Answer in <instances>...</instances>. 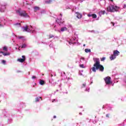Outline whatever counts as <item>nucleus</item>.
<instances>
[{"label": "nucleus", "mask_w": 126, "mask_h": 126, "mask_svg": "<svg viewBox=\"0 0 126 126\" xmlns=\"http://www.w3.org/2000/svg\"><path fill=\"white\" fill-rule=\"evenodd\" d=\"M94 61L95 62L94 64V66L92 67V69L94 72H96V70L99 69V71L103 72L104 71V66L100 64V60L99 58L94 59Z\"/></svg>", "instance_id": "nucleus-1"}, {"label": "nucleus", "mask_w": 126, "mask_h": 126, "mask_svg": "<svg viewBox=\"0 0 126 126\" xmlns=\"http://www.w3.org/2000/svg\"><path fill=\"white\" fill-rule=\"evenodd\" d=\"M107 11L109 12H115V11H117V9L119 8V7L110 4L107 7Z\"/></svg>", "instance_id": "nucleus-2"}, {"label": "nucleus", "mask_w": 126, "mask_h": 126, "mask_svg": "<svg viewBox=\"0 0 126 126\" xmlns=\"http://www.w3.org/2000/svg\"><path fill=\"white\" fill-rule=\"evenodd\" d=\"M17 13H18L19 15L20 16L24 17H28V15L26 13L25 11H20V10H18L17 11Z\"/></svg>", "instance_id": "nucleus-3"}, {"label": "nucleus", "mask_w": 126, "mask_h": 126, "mask_svg": "<svg viewBox=\"0 0 126 126\" xmlns=\"http://www.w3.org/2000/svg\"><path fill=\"white\" fill-rule=\"evenodd\" d=\"M104 80L107 85L112 84V81L111 80V77L107 76L104 78Z\"/></svg>", "instance_id": "nucleus-4"}, {"label": "nucleus", "mask_w": 126, "mask_h": 126, "mask_svg": "<svg viewBox=\"0 0 126 126\" xmlns=\"http://www.w3.org/2000/svg\"><path fill=\"white\" fill-rule=\"evenodd\" d=\"M22 59H17V61L19 62V63H24L25 62L26 58L25 56H22Z\"/></svg>", "instance_id": "nucleus-5"}, {"label": "nucleus", "mask_w": 126, "mask_h": 126, "mask_svg": "<svg viewBox=\"0 0 126 126\" xmlns=\"http://www.w3.org/2000/svg\"><path fill=\"white\" fill-rule=\"evenodd\" d=\"M75 16L78 19H81L82 18V14H80L79 12H76L75 13Z\"/></svg>", "instance_id": "nucleus-6"}, {"label": "nucleus", "mask_w": 126, "mask_h": 126, "mask_svg": "<svg viewBox=\"0 0 126 126\" xmlns=\"http://www.w3.org/2000/svg\"><path fill=\"white\" fill-rule=\"evenodd\" d=\"M23 6H26V7H27V8H28V9H30V7H31V4H30L28 3H26L25 4L24 2H23Z\"/></svg>", "instance_id": "nucleus-7"}, {"label": "nucleus", "mask_w": 126, "mask_h": 126, "mask_svg": "<svg viewBox=\"0 0 126 126\" xmlns=\"http://www.w3.org/2000/svg\"><path fill=\"white\" fill-rule=\"evenodd\" d=\"M56 22H57L58 24L61 25V24H63V23L64 22V21H63L62 19H60L59 20V19L56 20Z\"/></svg>", "instance_id": "nucleus-8"}, {"label": "nucleus", "mask_w": 126, "mask_h": 126, "mask_svg": "<svg viewBox=\"0 0 126 126\" xmlns=\"http://www.w3.org/2000/svg\"><path fill=\"white\" fill-rule=\"evenodd\" d=\"M23 32H30V30L29 29V28L28 27V26H26V27H25L24 28Z\"/></svg>", "instance_id": "nucleus-9"}, {"label": "nucleus", "mask_w": 126, "mask_h": 126, "mask_svg": "<svg viewBox=\"0 0 126 126\" xmlns=\"http://www.w3.org/2000/svg\"><path fill=\"white\" fill-rule=\"evenodd\" d=\"M119 54H120V52L118 50H115L113 52V55H115V56H119Z\"/></svg>", "instance_id": "nucleus-10"}, {"label": "nucleus", "mask_w": 126, "mask_h": 126, "mask_svg": "<svg viewBox=\"0 0 126 126\" xmlns=\"http://www.w3.org/2000/svg\"><path fill=\"white\" fill-rule=\"evenodd\" d=\"M33 9H34V11L36 12V11H38V10H40V7L38 6H35L33 8Z\"/></svg>", "instance_id": "nucleus-11"}, {"label": "nucleus", "mask_w": 126, "mask_h": 126, "mask_svg": "<svg viewBox=\"0 0 126 126\" xmlns=\"http://www.w3.org/2000/svg\"><path fill=\"white\" fill-rule=\"evenodd\" d=\"M61 31L62 32H64V31H67V28L65 27L62 28L61 29Z\"/></svg>", "instance_id": "nucleus-12"}, {"label": "nucleus", "mask_w": 126, "mask_h": 126, "mask_svg": "<svg viewBox=\"0 0 126 126\" xmlns=\"http://www.w3.org/2000/svg\"><path fill=\"white\" fill-rule=\"evenodd\" d=\"M116 59V56L113 54V55H111V57H110V60L111 61H113V60H115Z\"/></svg>", "instance_id": "nucleus-13"}, {"label": "nucleus", "mask_w": 126, "mask_h": 126, "mask_svg": "<svg viewBox=\"0 0 126 126\" xmlns=\"http://www.w3.org/2000/svg\"><path fill=\"white\" fill-rule=\"evenodd\" d=\"M40 99H41V100H42V97H38L35 98V102H39Z\"/></svg>", "instance_id": "nucleus-14"}, {"label": "nucleus", "mask_w": 126, "mask_h": 126, "mask_svg": "<svg viewBox=\"0 0 126 126\" xmlns=\"http://www.w3.org/2000/svg\"><path fill=\"white\" fill-rule=\"evenodd\" d=\"M39 84L40 85H44V84H45V81L43 80H40Z\"/></svg>", "instance_id": "nucleus-15"}, {"label": "nucleus", "mask_w": 126, "mask_h": 126, "mask_svg": "<svg viewBox=\"0 0 126 126\" xmlns=\"http://www.w3.org/2000/svg\"><path fill=\"white\" fill-rule=\"evenodd\" d=\"M85 52L86 53H91V49H85Z\"/></svg>", "instance_id": "nucleus-16"}, {"label": "nucleus", "mask_w": 126, "mask_h": 126, "mask_svg": "<svg viewBox=\"0 0 126 126\" xmlns=\"http://www.w3.org/2000/svg\"><path fill=\"white\" fill-rule=\"evenodd\" d=\"M3 51H5V52H7L8 50H7V47L6 46H4L3 47Z\"/></svg>", "instance_id": "nucleus-17"}, {"label": "nucleus", "mask_w": 126, "mask_h": 126, "mask_svg": "<svg viewBox=\"0 0 126 126\" xmlns=\"http://www.w3.org/2000/svg\"><path fill=\"white\" fill-rule=\"evenodd\" d=\"M92 17L93 18H97V15L95 14H92Z\"/></svg>", "instance_id": "nucleus-18"}, {"label": "nucleus", "mask_w": 126, "mask_h": 126, "mask_svg": "<svg viewBox=\"0 0 126 126\" xmlns=\"http://www.w3.org/2000/svg\"><path fill=\"white\" fill-rule=\"evenodd\" d=\"M53 0H49L48 1H46V3H52Z\"/></svg>", "instance_id": "nucleus-19"}, {"label": "nucleus", "mask_w": 126, "mask_h": 126, "mask_svg": "<svg viewBox=\"0 0 126 126\" xmlns=\"http://www.w3.org/2000/svg\"><path fill=\"white\" fill-rule=\"evenodd\" d=\"M14 25L15 26H17V25H18V27H20L21 26V24H20V23H16V24H15Z\"/></svg>", "instance_id": "nucleus-20"}, {"label": "nucleus", "mask_w": 126, "mask_h": 126, "mask_svg": "<svg viewBox=\"0 0 126 126\" xmlns=\"http://www.w3.org/2000/svg\"><path fill=\"white\" fill-rule=\"evenodd\" d=\"M105 13H106V11H105V10L100 11V14H105Z\"/></svg>", "instance_id": "nucleus-21"}, {"label": "nucleus", "mask_w": 126, "mask_h": 126, "mask_svg": "<svg viewBox=\"0 0 126 126\" xmlns=\"http://www.w3.org/2000/svg\"><path fill=\"white\" fill-rule=\"evenodd\" d=\"M49 39H51V38H54V35L53 34L49 35Z\"/></svg>", "instance_id": "nucleus-22"}, {"label": "nucleus", "mask_w": 126, "mask_h": 126, "mask_svg": "<svg viewBox=\"0 0 126 126\" xmlns=\"http://www.w3.org/2000/svg\"><path fill=\"white\" fill-rule=\"evenodd\" d=\"M105 60H106V58L105 57H103L101 59L100 61L101 62H103Z\"/></svg>", "instance_id": "nucleus-23"}, {"label": "nucleus", "mask_w": 126, "mask_h": 126, "mask_svg": "<svg viewBox=\"0 0 126 126\" xmlns=\"http://www.w3.org/2000/svg\"><path fill=\"white\" fill-rule=\"evenodd\" d=\"M80 67H82V68H84V65L83 64H80Z\"/></svg>", "instance_id": "nucleus-24"}, {"label": "nucleus", "mask_w": 126, "mask_h": 126, "mask_svg": "<svg viewBox=\"0 0 126 126\" xmlns=\"http://www.w3.org/2000/svg\"><path fill=\"white\" fill-rule=\"evenodd\" d=\"M18 38L19 39H24V36H18Z\"/></svg>", "instance_id": "nucleus-25"}, {"label": "nucleus", "mask_w": 126, "mask_h": 126, "mask_svg": "<svg viewBox=\"0 0 126 126\" xmlns=\"http://www.w3.org/2000/svg\"><path fill=\"white\" fill-rule=\"evenodd\" d=\"M86 86V84H83L82 86V88H84V87H85Z\"/></svg>", "instance_id": "nucleus-26"}, {"label": "nucleus", "mask_w": 126, "mask_h": 126, "mask_svg": "<svg viewBox=\"0 0 126 126\" xmlns=\"http://www.w3.org/2000/svg\"><path fill=\"white\" fill-rule=\"evenodd\" d=\"M5 63H6V61L5 60H2V63H3L4 64H5Z\"/></svg>", "instance_id": "nucleus-27"}, {"label": "nucleus", "mask_w": 126, "mask_h": 126, "mask_svg": "<svg viewBox=\"0 0 126 126\" xmlns=\"http://www.w3.org/2000/svg\"><path fill=\"white\" fill-rule=\"evenodd\" d=\"M110 114H106V118H109L110 117Z\"/></svg>", "instance_id": "nucleus-28"}, {"label": "nucleus", "mask_w": 126, "mask_h": 126, "mask_svg": "<svg viewBox=\"0 0 126 126\" xmlns=\"http://www.w3.org/2000/svg\"><path fill=\"white\" fill-rule=\"evenodd\" d=\"M88 17H91L92 16V14H88Z\"/></svg>", "instance_id": "nucleus-29"}, {"label": "nucleus", "mask_w": 126, "mask_h": 126, "mask_svg": "<svg viewBox=\"0 0 126 126\" xmlns=\"http://www.w3.org/2000/svg\"><path fill=\"white\" fill-rule=\"evenodd\" d=\"M111 24H112L113 26H115V23L114 22H111Z\"/></svg>", "instance_id": "nucleus-30"}, {"label": "nucleus", "mask_w": 126, "mask_h": 126, "mask_svg": "<svg viewBox=\"0 0 126 126\" xmlns=\"http://www.w3.org/2000/svg\"><path fill=\"white\" fill-rule=\"evenodd\" d=\"M3 56H7V55H8V54H7L6 53H3Z\"/></svg>", "instance_id": "nucleus-31"}, {"label": "nucleus", "mask_w": 126, "mask_h": 126, "mask_svg": "<svg viewBox=\"0 0 126 126\" xmlns=\"http://www.w3.org/2000/svg\"><path fill=\"white\" fill-rule=\"evenodd\" d=\"M54 102H56V99H53L52 103H54Z\"/></svg>", "instance_id": "nucleus-32"}, {"label": "nucleus", "mask_w": 126, "mask_h": 126, "mask_svg": "<svg viewBox=\"0 0 126 126\" xmlns=\"http://www.w3.org/2000/svg\"><path fill=\"white\" fill-rule=\"evenodd\" d=\"M123 7H124V8H126V4H124Z\"/></svg>", "instance_id": "nucleus-33"}, {"label": "nucleus", "mask_w": 126, "mask_h": 126, "mask_svg": "<svg viewBox=\"0 0 126 126\" xmlns=\"http://www.w3.org/2000/svg\"><path fill=\"white\" fill-rule=\"evenodd\" d=\"M32 78L35 79V78H36V77H35V76H33L32 77Z\"/></svg>", "instance_id": "nucleus-34"}, {"label": "nucleus", "mask_w": 126, "mask_h": 126, "mask_svg": "<svg viewBox=\"0 0 126 126\" xmlns=\"http://www.w3.org/2000/svg\"><path fill=\"white\" fill-rule=\"evenodd\" d=\"M0 53H1V54H2L3 55V54L4 53L2 51H0Z\"/></svg>", "instance_id": "nucleus-35"}, {"label": "nucleus", "mask_w": 126, "mask_h": 126, "mask_svg": "<svg viewBox=\"0 0 126 126\" xmlns=\"http://www.w3.org/2000/svg\"><path fill=\"white\" fill-rule=\"evenodd\" d=\"M53 118H54V119H56V118H57V116H54Z\"/></svg>", "instance_id": "nucleus-36"}, {"label": "nucleus", "mask_w": 126, "mask_h": 126, "mask_svg": "<svg viewBox=\"0 0 126 126\" xmlns=\"http://www.w3.org/2000/svg\"><path fill=\"white\" fill-rule=\"evenodd\" d=\"M22 48H25V46L24 45L22 46Z\"/></svg>", "instance_id": "nucleus-37"}, {"label": "nucleus", "mask_w": 126, "mask_h": 126, "mask_svg": "<svg viewBox=\"0 0 126 126\" xmlns=\"http://www.w3.org/2000/svg\"><path fill=\"white\" fill-rule=\"evenodd\" d=\"M50 76H51V77H53V75H52V74H51Z\"/></svg>", "instance_id": "nucleus-38"}, {"label": "nucleus", "mask_w": 126, "mask_h": 126, "mask_svg": "<svg viewBox=\"0 0 126 126\" xmlns=\"http://www.w3.org/2000/svg\"><path fill=\"white\" fill-rule=\"evenodd\" d=\"M0 27H2V25L0 24Z\"/></svg>", "instance_id": "nucleus-39"}, {"label": "nucleus", "mask_w": 126, "mask_h": 126, "mask_svg": "<svg viewBox=\"0 0 126 126\" xmlns=\"http://www.w3.org/2000/svg\"><path fill=\"white\" fill-rule=\"evenodd\" d=\"M110 1H111L112 2H113V1H114V0H110Z\"/></svg>", "instance_id": "nucleus-40"}, {"label": "nucleus", "mask_w": 126, "mask_h": 126, "mask_svg": "<svg viewBox=\"0 0 126 126\" xmlns=\"http://www.w3.org/2000/svg\"><path fill=\"white\" fill-rule=\"evenodd\" d=\"M83 46H84V47H85V44H84Z\"/></svg>", "instance_id": "nucleus-41"}]
</instances>
